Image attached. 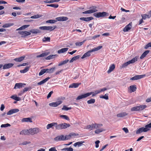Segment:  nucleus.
<instances>
[{"label": "nucleus", "instance_id": "nucleus-2", "mask_svg": "<svg viewBox=\"0 0 151 151\" xmlns=\"http://www.w3.org/2000/svg\"><path fill=\"white\" fill-rule=\"evenodd\" d=\"M151 128V122L148 124L146 125L145 127H142L139 129L136 132V134H138L143 132H146L150 130L149 128Z\"/></svg>", "mask_w": 151, "mask_h": 151}, {"label": "nucleus", "instance_id": "nucleus-22", "mask_svg": "<svg viewBox=\"0 0 151 151\" xmlns=\"http://www.w3.org/2000/svg\"><path fill=\"white\" fill-rule=\"evenodd\" d=\"M22 122H32V119L30 118H23L22 120Z\"/></svg>", "mask_w": 151, "mask_h": 151}, {"label": "nucleus", "instance_id": "nucleus-64", "mask_svg": "<svg viewBox=\"0 0 151 151\" xmlns=\"http://www.w3.org/2000/svg\"><path fill=\"white\" fill-rule=\"evenodd\" d=\"M49 151H57V150L56 149L55 147H52L50 148L49 150Z\"/></svg>", "mask_w": 151, "mask_h": 151}, {"label": "nucleus", "instance_id": "nucleus-24", "mask_svg": "<svg viewBox=\"0 0 151 151\" xmlns=\"http://www.w3.org/2000/svg\"><path fill=\"white\" fill-rule=\"evenodd\" d=\"M25 84L24 83H16L15 84L14 88L16 89V88H20L23 86L24 85H25Z\"/></svg>", "mask_w": 151, "mask_h": 151}, {"label": "nucleus", "instance_id": "nucleus-34", "mask_svg": "<svg viewBox=\"0 0 151 151\" xmlns=\"http://www.w3.org/2000/svg\"><path fill=\"white\" fill-rule=\"evenodd\" d=\"M115 68V65L114 64H112L111 65L109 68V70L107 71L108 73H109L112 71Z\"/></svg>", "mask_w": 151, "mask_h": 151}, {"label": "nucleus", "instance_id": "nucleus-37", "mask_svg": "<svg viewBox=\"0 0 151 151\" xmlns=\"http://www.w3.org/2000/svg\"><path fill=\"white\" fill-rule=\"evenodd\" d=\"M69 60L68 59L65 60L64 61L61 62L58 64V66H60L63 65L67 63L69 61Z\"/></svg>", "mask_w": 151, "mask_h": 151}, {"label": "nucleus", "instance_id": "nucleus-33", "mask_svg": "<svg viewBox=\"0 0 151 151\" xmlns=\"http://www.w3.org/2000/svg\"><path fill=\"white\" fill-rule=\"evenodd\" d=\"M49 52H45L44 53H42V54L37 55V58H40V57H43L45 56H46L47 55H48V54H49Z\"/></svg>", "mask_w": 151, "mask_h": 151}, {"label": "nucleus", "instance_id": "nucleus-59", "mask_svg": "<svg viewBox=\"0 0 151 151\" xmlns=\"http://www.w3.org/2000/svg\"><path fill=\"white\" fill-rule=\"evenodd\" d=\"M149 47H151V42H150L145 45L144 48L147 49Z\"/></svg>", "mask_w": 151, "mask_h": 151}, {"label": "nucleus", "instance_id": "nucleus-41", "mask_svg": "<svg viewBox=\"0 0 151 151\" xmlns=\"http://www.w3.org/2000/svg\"><path fill=\"white\" fill-rule=\"evenodd\" d=\"M90 10H91L92 13H94L98 11V10L97 9V7L96 6H93L92 7L91 9Z\"/></svg>", "mask_w": 151, "mask_h": 151}, {"label": "nucleus", "instance_id": "nucleus-4", "mask_svg": "<svg viewBox=\"0 0 151 151\" xmlns=\"http://www.w3.org/2000/svg\"><path fill=\"white\" fill-rule=\"evenodd\" d=\"M70 125L69 124L66 123L60 124L58 125L57 123V125L56 127V129L57 130H60L63 129H65L67 127H70Z\"/></svg>", "mask_w": 151, "mask_h": 151}, {"label": "nucleus", "instance_id": "nucleus-62", "mask_svg": "<svg viewBox=\"0 0 151 151\" xmlns=\"http://www.w3.org/2000/svg\"><path fill=\"white\" fill-rule=\"evenodd\" d=\"M138 57H139L138 56H136L135 57L133 58V59H132L134 63L136 61H137Z\"/></svg>", "mask_w": 151, "mask_h": 151}, {"label": "nucleus", "instance_id": "nucleus-1", "mask_svg": "<svg viewBox=\"0 0 151 151\" xmlns=\"http://www.w3.org/2000/svg\"><path fill=\"white\" fill-rule=\"evenodd\" d=\"M99 93V92H98V90L95 91L94 92H91L88 93L78 96L76 98V100H78L86 98L92 94V96H93Z\"/></svg>", "mask_w": 151, "mask_h": 151}, {"label": "nucleus", "instance_id": "nucleus-23", "mask_svg": "<svg viewBox=\"0 0 151 151\" xmlns=\"http://www.w3.org/2000/svg\"><path fill=\"white\" fill-rule=\"evenodd\" d=\"M132 26L129 23L128 25H127L123 29V31L124 32H126L128 31L131 28Z\"/></svg>", "mask_w": 151, "mask_h": 151}, {"label": "nucleus", "instance_id": "nucleus-15", "mask_svg": "<svg viewBox=\"0 0 151 151\" xmlns=\"http://www.w3.org/2000/svg\"><path fill=\"white\" fill-rule=\"evenodd\" d=\"M19 110L17 109H12L9 111L7 113V115H11L14 113H16L19 111Z\"/></svg>", "mask_w": 151, "mask_h": 151}, {"label": "nucleus", "instance_id": "nucleus-60", "mask_svg": "<svg viewBox=\"0 0 151 151\" xmlns=\"http://www.w3.org/2000/svg\"><path fill=\"white\" fill-rule=\"evenodd\" d=\"M129 64V63L128 62H127L126 63H124L123 64H122V68H124L126 67H127L128 65Z\"/></svg>", "mask_w": 151, "mask_h": 151}, {"label": "nucleus", "instance_id": "nucleus-21", "mask_svg": "<svg viewBox=\"0 0 151 151\" xmlns=\"http://www.w3.org/2000/svg\"><path fill=\"white\" fill-rule=\"evenodd\" d=\"M68 49V48H63L58 50V53L59 54L64 53L65 52L67 51Z\"/></svg>", "mask_w": 151, "mask_h": 151}, {"label": "nucleus", "instance_id": "nucleus-19", "mask_svg": "<svg viewBox=\"0 0 151 151\" xmlns=\"http://www.w3.org/2000/svg\"><path fill=\"white\" fill-rule=\"evenodd\" d=\"M20 134L21 135H30L29 132V129L23 130L20 132Z\"/></svg>", "mask_w": 151, "mask_h": 151}, {"label": "nucleus", "instance_id": "nucleus-51", "mask_svg": "<svg viewBox=\"0 0 151 151\" xmlns=\"http://www.w3.org/2000/svg\"><path fill=\"white\" fill-rule=\"evenodd\" d=\"M85 40L81 42H77L75 44L76 45L78 46H81L84 43L85 41Z\"/></svg>", "mask_w": 151, "mask_h": 151}, {"label": "nucleus", "instance_id": "nucleus-49", "mask_svg": "<svg viewBox=\"0 0 151 151\" xmlns=\"http://www.w3.org/2000/svg\"><path fill=\"white\" fill-rule=\"evenodd\" d=\"M46 72V69L42 70L39 73V76H41Z\"/></svg>", "mask_w": 151, "mask_h": 151}, {"label": "nucleus", "instance_id": "nucleus-47", "mask_svg": "<svg viewBox=\"0 0 151 151\" xmlns=\"http://www.w3.org/2000/svg\"><path fill=\"white\" fill-rule=\"evenodd\" d=\"M101 98L105 99L106 100H108L109 99L108 94V93L106 94L104 96H100Z\"/></svg>", "mask_w": 151, "mask_h": 151}, {"label": "nucleus", "instance_id": "nucleus-44", "mask_svg": "<svg viewBox=\"0 0 151 151\" xmlns=\"http://www.w3.org/2000/svg\"><path fill=\"white\" fill-rule=\"evenodd\" d=\"M95 101V99H91L90 100H88L87 101V103L88 104H94Z\"/></svg>", "mask_w": 151, "mask_h": 151}, {"label": "nucleus", "instance_id": "nucleus-7", "mask_svg": "<svg viewBox=\"0 0 151 151\" xmlns=\"http://www.w3.org/2000/svg\"><path fill=\"white\" fill-rule=\"evenodd\" d=\"M56 27V26H54V27L52 26H42L40 27L39 28L41 30H48L50 31H51L53 30Z\"/></svg>", "mask_w": 151, "mask_h": 151}, {"label": "nucleus", "instance_id": "nucleus-14", "mask_svg": "<svg viewBox=\"0 0 151 151\" xmlns=\"http://www.w3.org/2000/svg\"><path fill=\"white\" fill-rule=\"evenodd\" d=\"M57 21H65L68 19V18L66 17H59L55 18Z\"/></svg>", "mask_w": 151, "mask_h": 151}, {"label": "nucleus", "instance_id": "nucleus-26", "mask_svg": "<svg viewBox=\"0 0 151 151\" xmlns=\"http://www.w3.org/2000/svg\"><path fill=\"white\" fill-rule=\"evenodd\" d=\"M50 78L49 77H47L45 79L41 81L40 82L38 83H37V85H41L42 84L45 83H46L47 81Z\"/></svg>", "mask_w": 151, "mask_h": 151}, {"label": "nucleus", "instance_id": "nucleus-8", "mask_svg": "<svg viewBox=\"0 0 151 151\" xmlns=\"http://www.w3.org/2000/svg\"><path fill=\"white\" fill-rule=\"evenodd\" d=\"M145 76V75H136L135 76L131 78V80H136L144 78Z\"/></svg>", "mask_w": 151, "mask_h": 151}, {"label": "nucleus", "instance_id": "nucleus-12", "mask_svg": "<svg viewBox=\"0 0 151 151\" xmlns=\"http://www.w3.org/2000/svg\"><path fill=\"white\" fill-rule=\"evenodd\" d=\"M66 138L64 136L61 135L58 136L54 138V140L56 141H59L65 140Z\"/></svg>", "mask_w": 151, "mask_h": 151}, {"label": "nucleus", "instance_id": "nucleus-29", "mask_svg": "<svg viewBox=\"0 0 151 151\" xmlns=\"http://www.w3.org/2000/svg\"><path fill=\"white\" fill-rule=\"evenodd\" d=\"M81 84V83H73L71 85H70L69 87V88H77L79 86V85Z\"/></svg>", "mask_w": 151, "mask_h": 151}, {"label": "nucleus", "instance_id": "nucleus-57", "mask_svg": "<svg viewBox=\"0 0 151 151\" xmlns=\"http://www.w3.org/2000/svg\"><path fill=\"white\" fill-rule=\"evenodd\" d=\"M78 134H76L74 133H70L68 137H71L73 136H78Z\"/></svg>", "mask_w": 151, "mask_h": 151}, {"label": "nucleus", "instance_id": "nucleus-32", "mask_svg": "<svg viewBox=\"0 0 151 151\" xmlns=\"http://www.w3.org/2000/svg\"><path fill=\"white\" fill-rule=\"evenodd\" d=\"M55 68H51L48 69H46V73H52L55 70Z\"/></svg>", "mask_w": 151, "mask_h": 151}, {"label": "nucleus", "instance_id": "nucleus-13", "mask_svg": "<svg viewBox=\"0 0 151 151\" xmlns=\"http://www.w3.org/2000/svg\"><path fill=\"white\" fill-rule=\"evenodd\" d=\"M142 18L144 19H145L147 18H150L151 17V11H150L147 14H142Z\"/></svg>", "mask_w": 151, "mask_h": 151}, {"label": "nucleus", "instance_id": "nucleus-38", "mask_svg": "<svg viewBox=\"0 0 151 151\" xmlns=\"http://www.w3.org/2000/svg\"><path fill=\"white\" fill-rule=\"evenodd\" d=\"M14 25L13 23H6L2 26V27L3 28H7L9 27L13 26Z\"/></svg>", "mask_w": 151, "mask_h": 151}, {"label": "nucleus", "instance_id": "nucleus-5", "mask_svg": "<svg viewBox=\"0 0 151 151\" xmlns=\"http://www.w3.org/2000/svg\"><path fill=\"white\" fill-rule=\"evenodd\" d=\"M147 106L146 105H140L132 107L131 110L132 111H140L143 110Z\"/></svg>", "mask_w": 151, "mask_h": 151}, {"label": "nucleus", "instance_id": "nucleus-55", "mask_svg": "<svg viewBox=\"0 0 151 151\" xmlns=\"http://www.w3.org/2000/svg\"><path fill=\"white\" fill-rule=\"evenodd\" d=\"M10 126H11V125H10V124L7 123V124H2L1 125V128L6 127H10Z\"/></svg>", "mask_w": 151, "mask_h": 151}, {"label": "nucleus", "instance_id": "nucleus-58", "mask_svg": "<svg viewBox=\"0 0 151 151\" xmlns=\"http://www.w3.org/2000/svg\"><path fill=\"white\" fill-rule=\"evenodd\" d=\"M83 14H91L92 13V12L90 9L86 11L82 12Z\"/></svg>", "mask_w": 151, "mask_h": 151}, {"label": "nucleus", "instance_id": "nucleus-28", "mask_svg": "<svg viewBox=\"0 0 151 151\" xmlns=\"http://www.w3.org/2000/svg\"><path fill=\"white\" fill-rule=\"evenodd\" d=\"M25 56H21L20 57L14 58V60L16 62H21L24 59Z\"/></svg>", "mask_w": 151, "mask_h": 151}, {"label": "nucleus", "instance_id": "nucleus-53", "mask_svg": "<svg viewBox=\"0 0 151 151\" xmlns=\"http://www.w3.org/2000/svg\"><path fill=\"white\" fill-rule=\"evenodd\" d=\"M50 37H45L43 38L42 40L43 42H45L46 41H50Z\"/></svg>", "mask_w": 151, "mask_h": 151}, {"label": "nucleus", "instance_id": "nucleus-43", "mask_svg": "<svg viewBox=\"0 0 151 151\" xmlns=\"http://www.w3.org/2000/svg\"><path fill=\"white\" fill-rule=\"evenodd\" d=\"M105 130L103 129H96L95 131V132L96 134H99V133L102 132L103 131H104Z\"/></svg>", "mask_w": 151, "mask_h": 151}, {"label": "nucleus", "instance_id": "nucleus-54", "mask_svg": "<svg viewBox=\"0 0 151 151\" xmlns=\"http://www.w3.org/2000/svg\"><path fill=\"white\" fill-rule=\"evenodd\" d=\"M95 124V129H97V128H99L101 127L103 125L102 124Z\"/></svg>", "mask_w": 151, "mask_h": 151}, {"label": "nucleus", "instance_id": "nucleus-16", "mask_svg": "<svg viewBox=\"0 0 151 151\" xmlns=\"http://www.w3.org/2000/svg\"><path fill=\"white\" fill-rule=\"evenodd\" d=\"M93 19V18L92 17H81L80 19L81 20L84 21L86 22H89Z\"/></svg>", "mask_w": 151, "mask_h": 151}, {"label": "nucleus", "instance_id": "nucleus-52", "mask_svg": "<svg viewBox=\"0 0 151 151\" xmlns=\"http://www.w3.org/2000/svg\"><path fill=\"white\" fill-rule=\"evenodd\" d=\"M57 21L56 20H49L46 21L47 23H54Z\"/></svg>", "mask_w": 151, "mask_h": 151}, {"label": "nucleus", "instance_id": "nucleus-63", "mask_svg": "<svg viewBox=\"0 0 151 151\" xmlns=\"http://www.w3.org/2000/svg\"><path fill=\"white\" fill-rule=\"evenodd\" d=\"M100 143V141L99 140H97L95 142V143L96 144L95 147L96 148L99 147V144Z\"/></svg>", "mask_w": 151, "mask_h": 151}, {"label": "nucleus", "instance_id": "nucleus-45", "mask_svg": "<svg viewBox=\"0 0 151 151\" xmlns=\"http://www.w3.org/2000/svg\"><path fill=\"white\" fill-rule=\"evenodd\" d=\"M32 88L31 86H29L25 88L23 90V92L24 93L25 92L27 91H30L32 89Z\"/></svg>", "mask_w": 151, "mask_h": 151}, {"label": "nucleus", "instance_id": "nucleus-42", "mask_svg": "<svg viewBox=\"0 0 151 151\" xmlns=\"http://www.w3.org/2000/svg\"><path fill=\"white\" fill-rule=\"evenodd\" d=\"M129 87L130 88V89L132 92H134L137 89V88L135 85L131 86Z\"/></svg>", "mask_w": 151, "mask_h": 151}, {"label": "nucleus", "instance_id": "nucleus-25", "mask_svg": "<svg viewBox=\"0 0 151 151\" xmlns=\"http://www.w3.org/2000/svg\"><path fill=\"white\" fill-rule=\"evenodd\" d=\"M84 142H85L84 141L78 142L75 143L73 145L75 147H76L77 146L78 147H79L81 146L83 144Z\"/></svg>", "mask_w": 151, "mask_h": 151}, {"label": "nucleus", "instance_id": "nucleus-46", "mask_svg": "<svg viewBox=\"0 0 151 151\" xmlns=\"http://www.w3.org/2000/svg\"><path fill=\"white\" fill-rule=\"evenodd\" d=\"M60 117L65 119L69 121L70 120V119L69 117L66 115H61L60 116Z\"/></svg>", "mask_w": 151, "mask_h": 151}, {"label": "nucleus", "instance_id": "nucleus-36", "mask_svg": "<svg viewBox=\"0 0 151 151\" xmlns=\"http://www.w3.org/2000/svg\"><path fill=\"white\" fill-rule=\"evenodd\" d=\"M10 98L17 101H19L21 100L20 98L17 97L16 95H12L10 97Z\"/></svg>", "mask_w": 151, "mask_h": 151}, {"label": "nucleus", "instance_id": "nucleus-39", "mask_svg": "<svg viewBox=\"0 0 151 151\" xmlns=\"http://www.w3.org/2000/svg\"><path fill=\"white\" fill-rule=\"evenodd\" d=\"M42 16V15L37 14L31 17L30 18L31 19H37L40 18Z\"/></svg>", "mask_w": 151, "mask_h": 151}, {"label": "nucleus", "instance_id": "nucleus-27", "mask_svg": "<svg viewBox=\"0 0 151 151\" xmlns=\"http://www.w3.org/2000/svg\"><path fill=\"white\" fill-rule=\"evenodd\" d=\"M30 32H31L34 34H38L40 33V31L37 29H33L29 31Z\"/></svg>", "mask_w": 151, "mask_h": 151}, {"label": "nucleus", "instance_id": "nucleus-31", "mask_svg": "<svg viewBox=\"0 0 151 151\" xmlns=\"http://www.w3.org/2000/svg\"><path fill=\"white\" fill-rule=\"evenodd\" d=\"M127 115V114L125 112H123L118 114L117 115V116L118 117H124Z\"/></svg>", "mask_w": 151, "mask_h": 151}, {"label": "nucleus", "instance_id": "nucleus-9", "mask_svg": "<svg viewBox=\"0 0 151 151\" xmlns=\"http://www.w3.org/2000/svg\"><path fill=\"white\" fill-rule=\"evenodd\" d=\"M63 102L61 100L59 101L55 102H52L49 104V105L50 106L56 107L61 104Z\"/></svg>", "mask_w": 151, "mask_h": 151}, {"label": "nucleus", "instance_id": "nucleus-10", "mask_svg": "<svg viewBox=\"0 0 151 151\" xmlns=\"http://www.w3.org/2000/svg\"><path fill=\"white\" fill-rule=\"evenodd\" d=\"M39 132V129L37 128H34L33 129H29L30 134L33 135L37 134Z\"/></svg>", "mask_w": 151, "mask_h": 151}, {"label": "nucleus", "instance_id": "nucleus-35", "mask_svg": "<svg viewBox=\"0 0 151 151\" xmlns=\"http://www.w3.org/2000/svg\"><path fill=\"white\" fill-rule=\"evenodd\" d=\"M29 67H26L24 69L20 70V72L22 73H25L29 70Z\"/></svg>", "mask_w": 151, "mask_h": 151}, {"label": "nucleus", "instance_id": "nucleus-56", "mask_svg": "<svg viewBox=\"0 0 151 151\" xmlns=\"http://www.w3.org/2000/svg\"><path fill=\"white\" fill-rule=\"evenodd\" d=\"M108 89L106 88H103L101 89L100 90H97L98 92H99V93H101V92L104 91L106 90H107Z\"/></svg>", "mask_w": 151, "mask_h": 151}, {"label": "nucleus", "instance_id": "nucleus-3", "mask_svg": "<svg viewBox=\"0 0 151 151\" xmlns=\"http://www.w3.org/2000/svg\"><path fill=\"white\" fill-rule=\"evenodd\" d=\"M102 47V46H98L96 48H94L88 51L85 53L83 56L81 58L83 59L87 57H89L91 55L90 53L91 52L96 51L99 50L101 49Z\"/></svg>", "mask_w": 151, "mask_h": 151}, {"label": "nucleus", "instance_id": "nucleus-20", "mask_svg": "<svg viewBox=\"0 0 151 151\" xmlns=\"http://www.w3.org/2000/svg\"><path fill=\"white\" fill-rule=\"evenodd\" d=\"M58 55H51L45 58V59L47 60H50L53 59L57 57Z\"/></svg>", "mask_w": 151, "mask_h": 151}, {"label": "nucleus", "instance_id": "nucleus-18", "mask_svg": "<svg viewBox=\"0 0 151 151\" xmlns=\"http://www.w3.org/2000/svg\"><path fill=\"white\" fill-rule=\"evenodd\" d=\"M14 65L13 63L5 64L4 65H3V69H9L12 67Z\"/></svg>", "mask_w": 151, "mask_h": 151}, {"label": "nucleus", "instance_id": "nucleus-11", "mask_svg": "<svg viewBox=\"0 0 151 151\" xmlns=\"http://www.w3.org/2000/svg\"><path fill=\"white\" fill-rule=\"evenodd\" d=\"M18 32L19 34L22 35L21 37H25L26 36L30 35L31 34L30 32L27 31H20Z\"/></svg>", "mask_w": 151, "mask_h": 151}, {"label": "nucleus", "instance_id": "nucleus-6", "mask_svg": "<svg viewBox=\"0 0 151 151\" xmlns=\"http://www.w3.org/2000/svg\"><path fill=\"white\" fill-rule=\"evenodd\" d=\"M108 13L106 12H96L93 14V16L95 17L99 18L100 17H104L106 16H107V14Z\"/></svg>", "mask_w": 151, "mask_h": 151}, {"label": "nucleus", "instance_id": "nucleus-30", "mask_svg": "<svg viewBox=\"0 0 151 151\" xmlns=\"http://www.w3.org/2000/svg\"><path fill=\"white\" fill-rule=\"evenodd\" d=\"M150 51L149 50H147L143 52L141 56L140 57V58L141 59H142L145 57L146 55Z\"/></svg>", "mask_w": 151, "mask_h": 151}, {"label": "nucleus", "instance_id": "nucleus-61", "mask_svg": "<svg viewBox=\"0 0 151 151\" xmlns=\"http://www.w3.org/2000/svg\"><path fill=\"white\" fill-rule=\"evenodd\" d=\"M138 57H139L138 56H136L135 57L133 58V59H132L134 63L136 61H137Z\"/></svg>", "mask_w": 151, "mask_h": 151}, {"label": "nucleus", "instance_id": "nucleus-17", "mask_svg": "<svg viewBox=\"0 0 151 151\" xmlns=\"http://www.w3.org/2000/svg\"><path fill=\"white\" fill-rule=\"evenodd\" d=\"M56 125H57V123L52 122L51 123L48 124L46 126V128L47 129H49L51 128H53V127L54 126L56 128Z\"/></svg>", "mask_w": 151, "mask_h": 151}, {"label": "nucleus", "instance_id": "nucleus-48", "mask_svg": "<svg viewBox=\"0 0 151 151\" xmlns=\"http://www.w3.org/2000/svg\"><path fill=\"white\" fill-rule=\"evenodd\" d=\"M61 150L65 151H73V149L71 147L69 148H64L61 149Z\"/></svg>", "mask_w": 151, "mask_h": 151}, {"label": "nucleus", "instance_id": "nucleus-50", "mask_svg": "<svg viewBox=\"0 0 151 151\" xmlns=\"http://www.w3.org/2000/svg\"><path fill=\"white\" fill-rule=\"evenodd\" d=\"M71 109V107H67L65 105L63 106V107L62 109V110H64L65 111H68L70 110Z\"/></svg>", "mask_w": 151, "mask_h": 151}, {"label": "nucleus", "instance_id": "nucleus-40", "mask_svg": "<svg viewBox=\"0 0 151 151\" xmlns=\"http://www.w3.org/2000/svg\"><path fill=\"white\" fill-rule=\"evenodd\" d=\"M47 6H50L55 8H56L58 7L59 5L58 4H52L49 5H47Z\"/></svg>", "mask_w": 151, "mask_h": 151}]
</instances>
